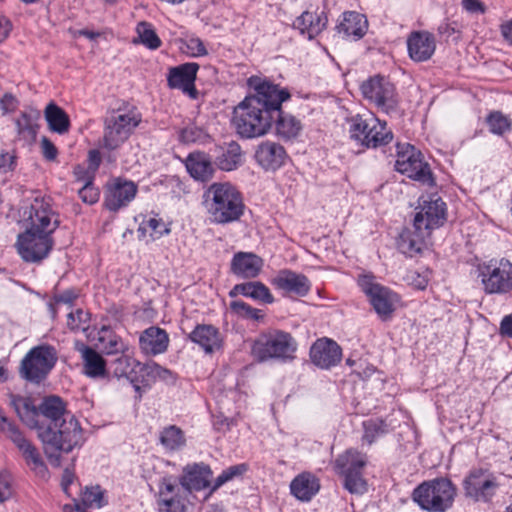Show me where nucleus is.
Instances as JSON below:
<instances>
[{
  "instance_id": "obj_1",
  "label": "nucleus",
  "mask_w": 512,
  "mask_h": 512,
  "mask_svg": "<svg viewBox=\"0 0 512 512\" xmlns=\"http://www.w3.org/2000/svg\"><path fill=\"white\" fill-rule=\"evenodd\" d=\"M38 437L47 458L56 465L60 453H69L84 443L83 431L78 420L66 410L65 402L55 395L43 398L38 405Z\"/></svg>"
},
{
  "instance_id": "obj_2",
  "label": "nucleus",
  "mask_w": 512,
  "mask_h": 512,
  "mask_svg": "<svg viewBox=\"0 0 512 512\" xmlns=\"http://www.w3.org/2000/svg\"><path fill=\"white\" fill-rule=\"evenodd\" d=\"M202 204L208 219L215 224L235 222L245 209L241 193L228 182L211 184L203 193Z\"/></svg>"
},
{
  "instance_id": "obj_3",
  "label": "nucleus",
  "mask_w": 512,
  "mask_h": 512,
  "mask_svg": "<svg viewBox=\"0 0 512 512\" xmlns=\"http://www.w3.org/2000/svg\"><path fill=\"white\" fill-rule=\"evenodd\" d=\"M455 487L446 478L424 481L412 492V500L424 511L446 512L453 505Z\"/></svg>"
},
{
  "instance_id": "obj_4",
  "label": "nucleus",
  "mask_w": 512,
  "mask_h": 512,
  "mask_svg": "<svg viewBox=\"0 0 512 512\" xmlns=\"http://www.w3.org/2000/svg\"><path fill=\"white\" fill-rule=\"evenodd\" d=\"M349 124L351 138L368 149L386 147L394 138L393 132L387 127V123L373 115L368 117L353 116L349 119Z\"/></svg>"
},
{
  "instance_id": "obj_5",
  "label": "nucleus",
  "mask_w": 512,
  "mask_h": 512,
  "mask_svg": "<svg viewBox=\"0 0 512 512\" xmlns=\"http://www.w3.org/2000/svg\"><path fill=\"white\" fill-rule=\"evenodd\" d=\"M290 98L287 89L258 77V136L273 127V115L279 113L282 103Z\"/></svg>"
},
{
  "instance_id": "obj_6",
  "label": "nucleus",
  "mask_w": 512,
  "mask_h": 512,
  "mask_svg": "<svg viewBox=\"0 0 512 512\" xmlns=\"http://www.w3.org/2000/svg\"><path fill=\"white\" fill-rule=\"evenodd\" d=\"M297 349V341L282 330L263 332L258 337V361L275 359L283 363L292 362Z\"/></svg>"
},
{
  "instance_id": "obj_7",
  "label": "nucleus",
  "mask_w": 512,
  "mask_h": 512,
  "mask_svg": "<svg viewBox=\"0 0 512 512\" xmlns=\"http://www.w3.org/2000/svg\"><path fill=\"white\" fill-rule=\"evenodd\" d=\"M141 114L135 107L127 112L117 113L106 118L101 148L112 151L120 147L141 123Z\"/></svg>"
},
{
  "instance_id": "obj_8",
  "label": "nucleus",
  "mask_w": 512,
  "mask_h": 512,
  "mask_svg": "<svg viewBox=\"0 0 512 512\" xmlns=\"http://www.w3.org/2000/svg\"><path fill=\"white\" fill-rule=\"evenodd\" d=\"M56 349L51 345H39L31 348L20 364V375L23 379L40 383L44 380L57 362Z\"/></svg>"
},
{
  "instance_id": "obj_9",
  "label": "nucleus",
  "mask_w": 512,
  "mask_h": 512,
  "mask_svg": "<svg viewBox=\"0 0 512 512\" xmlns=\"http://www.w3.org/2000/svg\"><path fill=\"white\" fill-rule=\"evenodd\" d=\"M447 220L446 203L437 193H425L418 199L413 227L431 234Z\"/></svg>"
},
{
  "instance_id": "obj_10",
  "label": "nucleus",
  "mask_w": 512,
  "mask_h": 512,
  "mask_svg": "<svg viewBox=\"0 0 512 512\" xmlns=\"http://www.w3.org/2000/svg\"><path fill=\"white\" fill-rule=\"evenodd\" d=\"M22 221L26 229L35 232L53 233L59 226L58 215L52 208V200L40 194L36 195L29 206L23 209Z\"/></svg>"
},
{
  "instance_id": "obj_11",
  "label": "nucleus",
  "mask_w": 512,
  "mask_h": 512,
  "mask_svg": "<svg viewBox=\"0 0 512 512\" xmlns=\"http://www.w3.org/2000/svg\"><path fill=\"white\" fill-rule=\"evenodd\" d=\"M363 97L374 104L380 111L391 114L398 110L399 96L390 80L381 75H374L361 84Z\"/></svg>"
},
{
  "instance_id": "obj_12",
  "label": "nucleus",
  "mask_w": 512,
  "mask_h": 512,
  "mask_svg": "<svg viewBox=\"0 0 512 512\" xmlns=\"http://www.w3.org/2000/svg\"><path fill=\"white\" fill-rule=\"evenodd\" d=\"M479 277L487 294H505L512 290V263L491 260L479 267Z\"/></svg>"
},
{
  "instance_id": "obj_13",
  "label": "nucleus",
  "mask_w": 512,
  "mask_h": 512,
  "mask_svg": "<svg viewBox=\"0 0 512 512\" xmlns=\"http://www.w3.org/2000/svg\"><path fill=\"white\" fill-rule=\"evenodd\" d=\"M358 285L369 298V302L382 320L391 318L398 301L397 295L389 288L377 283L373 275H361Z\"/></svg>"
},
{
  "instance_id": "obj_14",
  "label": "nucleus",
  "mask_w": 512,
  "mask_h": 512,
  "mask_svg": "<svg viewBox=\"0 0 512 512\" xmlns=\"http://www.w3.org/2000/svg\"><path fill=\"white\" fill-rule=\"evenodd\" d=\"M51 232L25 230L18 235L16 247L25 262L38 263L48 257L54 241Z\"/></svg>"
},
{
  "instance_id": "obj_15",
  "label": "nucleus",
  "mask_w": 512,
  "mask_h": 512,
  "mask_svg": "<svg viewBox=\"0 0 512 512\" xmlns=\"http://www.w3.org/2000/svg\"><path fill=\"white\" fill-rule=\"evenodd\" d=\"M498 487L496 477L484 469L471 470L463 481L465 496L476 502H489Z\"/></svg>"
},
{
  "instance_id": "obj_16",
  "label": "nucleus",
  "mask_w": 512,
  "mask_h": 512,
  "mask_svg": "<svg viewBox=\"0 0 512 512\" xmlns=\"http://www.w3.org/2000/svg\"><path fill=\"white\" fill-rule=\"evenodd\" d=\"M6 435L21 452L35 476L45 481L48 480L49 470L37 447L23 435L17 426H9V432Z\"/></svg>"
},
{
  "instance_id": "obj_17",
  "label": "nucleus",
  "mask_w": 512,
  "mask_h": 512,
  "mask_svg": "<svg viewBox=\"0 0 512 512\" xmlns=\"http://www.w3.org/2000/svg\"><path fill=\"white\" fill-rule=\"evenodd\" d=\"M213 471L204 462L188 463L182 468L179 483L184 493L202 491L212 486Z\"/></svg>"
},
{
  "instance_id": "obj_18",
  "label": "nucleus",
  "mask_w": 512,
  "mask_h": 512,
  "mask_svg": "<svg viewBox=\"0 0 512 512\" xmlns=\"http://www.w3.org/2000/svg\"><path fill=\"white\" fill-rule=\"evenodd\" d=\"M135 367L131 384L138 393L139 400L142 397V392L149 389L158 379L167 381L173 375L169 369L160 366L156 362L141 363L137 360Z\"/></svg>"
},
{
  "instance_id": "obj_19",
  "label": "nucleus",
  "mask_w": 512,
  "mask_h": 512,
  "mask_svg": "<svg viewBox=\"0 0 512 512\" xmlns=\"http://www.w3.org/2000/svg\"><path fill=\"white\" fill-rule=\"evenodd\" d=\"M199 65L188 62L169 69L167 76L168 86L172 89H180L191 99H197L198 91L195 87V80Z\"/></svg>"
},
{
  "instance_id": "obj_20",
  "label": "nucleus",
  "mask_w": 512,
  "mask_h": 512,
  "mask_svg": "<svg viewBox=\"0 0 512 512\" xmlns=\"http://www.w3.org/2000/svg\"><path fill=\"white\" fill-rule=\"evenodd\" d=\"M256 100V94L247 95L233 111L232 123L238 134L245 138L255 137L256 109L252 102Z\"/></svg>"
},
{
  "instance_id": "obj_21",
  "label": "nucleus",
  "mask_w": 512,
  "mask_h": 512,
  "mask_svg": "<svg viewBox=\"0 0 512 512\" xmlns=\"http://www.w3.org/2000/svg\"><path fill=\"white\" fill-rule=\"evenodd\" d=\"M309 355L315 366L320 369H330L341 361L342 349L335 341L321 338L313 343Z\"/></svg>"
},
{
  "instance_id": "obj_22",
  "label": "nucleus",
  "mask_w": 512,
  "mask_h": 512,
  "mask_svg": "<svg viewBox=\"0 0 512 512\" xmlns=\"http://www.w3.org/2000/svg\"><path fill=\"white\" fill-rule=\"evenodd\" d=\"M137 185L133 181L116 178L108 185L105 206L109 211L116 212L126 207L136 196Z\"/></svg>"
},
{
  "instance_id": "obj_23",
  "label": "nucleus",
  "mask_w": 512,
  "mask_h": 512,
  "mask_svg": "<svg viewBox=\"0 0 512 512\" xmlns=\"http://www.w3.org/2000/svg\"><path fill=\"white\" fill-rule=\"evenodd\" d=\"M188 339L206 354H212L222 347L220 331L212 324H197L188 334Z\"/></svg>"
},
{
  "instance_id": "obj_24",
  "label": "nucleus",
  "mask_w": 512,
  "mask_h": 512,
  "mask_svg": "<svg viewBox=\"0 0 512 512\" xmlns=\"http://www.w3.org/2000/svg\"><path fill=\"white\" fill-rule=\"evenodd\" d=\"M408 53L416 62L427 61L435 52L434 36L427 31L412 32L407 40Z\"/></svg>"
},
{
  "instance_id": "obj_25",
  "label": "nucleus",
  "mask_w": 512,
  "mask_h": 512,
  "mask_svg": "<svg viewBox=\"0 0 512 512\" xmlns=\"http://www.w3.org/2000/svg\"><path fill=\"white\" fill-rule=\"evenodd\" d=\"M77 351L83 360V374L92 379L107 377L106 361L96 350L83 343L76 344Z\"/></svg>"
},
{
  "instance_id": "obj_26",
  "label": "nucleus",
  "mask_w": 512,
  "mask_h": 512,
  "mask_svg": "<svg viewBox=\"0 0 512 512\" xmlns=\"http://www.w3.org/2000/svg\"><path fill=\"white\" fill-rule=\"evenodd\" d=\"M169 336L159 327L151 326L145 329L139 337V347L146 355H159L167 351Z\"/></svg>"
},
{
  "instance_id": "obj_27",
  "label": "nucleus",
  "mask_w": 512,
  "mask_h": 512,
  "mask_svg": "<svg viewBox=\"0 0 512 512\" xmlns=\"http://www.w3.org/2000/svg\"><path fill=\"white\" fill-rule=\"evenodd\" d=\"M10 405L14 408L20 420L28 427L37 429L41 421L38 419V406L30 397L11 394Z\"/></svg>"
},
{
  "instance_id": "obj_28",
  "label": "nucleus",
  "mask_w": 512,
  "mask_h": 512,
  "mask_svg": "<svg viewBox=\"0 0 512 512\" xmlns=\"http://www.w3.org/2000/svg\"><path fill=\"white\" fill-rule=\"evenodd\" d=\"M327 23L328 18L324 11H305L295 20L294 26L302 34H306L309 39H312L325 29Z\"/></svg>"
},
{
  "instance_id": "obj_29",
  "label": "nucleus",
  "mask_w": 512,
  "mask_h": 512,
  "mask_svg": "<svg viewBox=\"0 0 512 512\" xmlns=\"http://www.w3.org/2000/svg\"><path fill=\"white\" fill-rule=\"evenodd\" d=\"M368 29V21L366 17L355 11H347L342 15V20L337 25L339 33H343L347 37H354V39L362 38Z\"/></svg>"
},
{
  "instance_id": "obj_30",
  "label": "nucleus",
  "mask_w": 512,
  "mask_h": 512,
  "mask_svg": "<svg viewBox=\"0 0 512 512\" xmlns=\"http://www.w3.org/2000/svg\"><path fill=\"white\" fill-rule=\"evenodd\" d=\"M277 284L286 293L299 297L306 296L311 287V283L305 275L288 270L281 272L277 278Z\"/></svg>"
},
{
  "instance_id": "obj_31",
  "label": "nucleus",
  "mask_w": 512,
  "mask_h": 512,
  "mask_svg": "<svg viewBox=\"0 0 512 512\" xmlns=\"http://www.w3.org/2000/svg\"><path fill=\"white\" fill-rule=\"evenodd\" d=\"M394 167L410 179L428 186L434 185V178L427 162H395Z\"/></svg>"
},
{
  "instance_id": "obj_32",
  "label": "nucleus",
  "mask_w": 512,
  "mask_h": 512,
  "mask_svg": "<svg viewBox=\"0 0 512 512\" xmlns=\"http://www.w3.org/2000/svg\"><path fill=\"white\" fill-rule=\"evenodd\" d=\"M44 118L51 132L59 135L69 132L71 126L69 115L54 102L48 103L45 107Z\"/></svg>"
},
{
  "instance_id": "obj_33",
  "label": "nucleus",
  "mask_w": 512,
  "mask_h": 512,
  "mask_svg": "<svg viewBox=\"0 0 512 512\" xmlns=\"http://www.w3.org/2000/svg\"><path fill=\"white\" fill-rule=\"evenodd\" d=\"M319 488L318 480L310 473L299 474L290 484L291 494L301 501L311 500Z\"/></svg>"
},
{
  "instance_id": "obj_34",
  "label": "nucleus",
  "mask_w": 512,
  "mask_h": 512,
  "mask_svg": "<svg viewBox=\"0 0 512 512\" xmlns=\"http://www.w3.org/2000/svg\"><path fill=\"white\" fill-rule=\"evenodd\" d=\"M40 118L41 113L35 108L22 111L15 121L18 134L28 141H34L38 134Z\"/></svg>"
},
{
  "instance_id": "obj_35",
  "label": "nucleus",
  "mask_w": 512,
  "mask_h": 512,
  "mask_svg": "<svg viewBox=\"0 0 512 512\" xmlns=\"http://www.w3.org/2000/svg\"><path fill=\"white\" fill-rule=\"evenodd\" d=\"M273 126L276 134L287 140L296 138L302 130L301 121L289 113H284L282 109L273 115Z\"/></svg>"
},
{
  "instance_id": "obj_36",
  "label": "nucleus",
  "mask_w": 512,
  "mask_h": 512,
  "mask_svg": "<svg viewBox=\"0 0 512 512\" xmlns=\"http://www.w3.org/2000/svg\"><path fill=\"white\" fill-rule=\"evenodd\" d=\"M430 236L431 234L426 231L413 227V230H406L400 235L398 247L402 253L412 257L422 251L426 239Z\"/></svg>"
},
{
  "instance_id": "obj_37",
  "label": "nucleus",
  "mask_w": 512,
  "mask_h": 512,
  "mask_svg": "<svg viewBox=\"0 0 512 512\" xmlns=\"http://www.w3.org/2000/svg\"><path fill=\"white\" fill-rule=\"evenodd\" d=\"M231 272L238 278H252L256 276V255L248 252L234 254L231 261Z\"/></svg>"
},
{
  "instance_id": "obj_38",
  "label": "nucleus",
  "mask_w": 512,
  "mask_h": 512,
  "mask_svg": "<svg viewBox=\"0 0 512 512\" xmlns=\"http://www.w3.org/2000/svg\"><path fill=\"white\" fill-rule=\"evenodd\" d=\"M98 342L106 354H124L128 352V344L108 327H102L98 333Z\"/></svg>"
},
{
  "instance_id": "obj_39",
  "label": "nucleus",
  "mask_w": 512,
  "mask_h": 512,
  "mask_svg": "<svg viewBox=\"0 0 512 512\" xmlns=\"http://www.w3.org/2000/svg\"><path fill=\"white\" fill-rule=\"evenodd\" d=\"M366 464V456L357 450H347L338 456L335 461L336 468L340 474L359 472Z\"/></svg>"
},
{
  "instance_id": "obj_40",
  "label": "nucleus",
  "mask_w": 512,
  "mask_h": 512,
  "mask_svg": "<svg viewBox=\"0 0 512 512\" xmlns=\"http://www.w3.org/2000/svg\"><path fill=\"white\" fill-rule=\"evenodd\" d=\"M159 443L166 451H177L186 445V438L180 427L168 425L159 432Z\"/></svg>"
},
{
  "instance_id": "obj_41",
  "label": "nucleus",
  "mask_w": 512,
  "mask_h": 512,
  "mask_svg": "<svg viewBox=\"0 0 512 512\" xmlns=\"http://www.w3.org/2000/svg\"><path fill=\"white\" fill-rule=\"evenodd\" d=\"M183 495H189V493L183 492L179 483V477L166 475L160 479L158 484L157 500H165Z\"/></svg>"
},
{
  "instance_id": "obj_42",
  "label": "nucleus",
  "mask_w": 512,
  "mask_h": 512,
  "mask_svg": "<svg viewBox=\"0 0 512 512\" xmlns=\"http://www.w3.org/2000/svg\"><path fill=\"white\" fill-rule=\"evenodd\" d=\"M394 152L390 151L387 157H397L402 160H424L425 156L419 148L409 142L397 141L394 144ZM389 150H392L390 147Z\"/></svg>"
},
{
  "instance_id": "obj_43",
  "label": "nucleus",
  "mask_w": 512,
  "mask_h": 512,
  "mask_svg": "<svg viewBox=\"0 0 512 512\" xmlns=\"http://www.w3.org/2000/svg\"><path fill=\"white\" fill-rule=\"evenodd\" d=\"M364 434L363 440L369 445L376 441L379 437L388 433L387 423L382 419H369L363 422Z\"/></svg>"
},
{
  "instance_id": "obj_44",
  "label": "nucleus",
  "mask_w": 512,
  "mask_h": 512,
  "mask_svg": "<svg viewBox=\"0 0 512 512\" xmlns=\"http://www.w3.org/2000/svg\"><path fill=\"white\" fill-rule=\"evenodd\" d=\"M184 164L187 172L196 181H208L215 172L213 162H184Z\"/></svg>"
},
{
  "instance_id": "obj_45",
  "label": "nucleus",
  "mask_w": 512,
  "mask_h": 512,
  "mask_svg": "<svg viewBox=\"0 0 512 512\" xmlns=\"http://www.w3.org/2000/svg\"><path fill=\"white\" fill-rule=\"evenodd\" d=\"M136 31L140 42L147 48L155 50L161 46L162 42L153 29L152 24L142 21L138 23Z\"/></svg>"
},
{
  "instance_id": "obj_46",
  "label": "nucleus",
  "mask_w": 512,
  "mask_h": 512,
  "mask_svg": "<svg viewBox=\"0 0 512 512\" xmlns=\"http://www.w3.org/2000/svg\"><path fill=\"white\" fill-rule=\"evenodd\" d=\"M246 470V464H237L224 469L212 483L211 489L208 495L205 497V499H207L210 495H212L215 491H217L221 486H223L227 482L233 480L237 476L242 475L244 472H246Z\"/></svg>"
},
{
  "instance_id": "obj_47",
  "label": "nucleus",
  "mask_w": 512,
  "mask_h": 512,
  "mask_svg": "<svg viewBox=\"0 0 512 512\" xmlns=\"http://www.w3.org/2000/svg\"><path fill=\"white\" fill-rule=\"evenodd\" d=\"M136 363L137 360L129 356L127 352L121 354V356L113 362V373L117 378L125 377L131 382L134 370L136 369Z\"/></svg>"
},
{
  "instance_id": "obj_48",
  "label": "nucleus",
  "mask_w": 512,
  "mask_h": 512,
  "mask_svg": "<svg viewBox=\"0 0 512 512\" xmlns=\"http://www.w3.org/2000/svg\"><path fill=\"white\" fill-rule=\"evenodd\" d=\"M146 232H149L152 240H156L163 235L168 234L170 229L166 227L162 220L151 217L144 220L138 228V233L142 236H145Z\"/></svg>"
},
{
  "instance_id": "obj_49",
  "label": "nucleus",
  "mask_w": 512,
  "mask_h": 512,
  "mask_svg": "<svg viewBox=\"0 0 512 512\" xmlns=\"http://www.w3.org/2000/svg\"><path fill=\"white\" fill-rule=\"evenodd\" d=\"M344 476V487L352 494H363L367 491V483L362 472H349Z\"/></svg>"
},
{
  "instance_id": "obj_50",
  "label": "nucleus",
  "mask_w": 512,
  "mask_h": 512,
  "mask_svg": "<svg viewBox=\"0 0 512 512\" xmlns=\"http://www.w3.org/2000/svg\"><path fill=\"white\" fill-rule=\"evenodd\" d=\"M187 495L157 500L158 512H187Z\"/></svg>"
},
{
  "instance_id": "obj_51",
  "label": "nucleus",
  "mask_w": 512,
  "mask_h": 512,
  "mask_svg": "<svg viewBox=\"0 0 512 512\" xmlns=\"http://www.w3.org/2000/svg\"><path fill=\"white\" fill-rule=\"evenodd\" d=\"M286 152L278 143L266 141L258 145V155L266 160L283 159Z\"/></svg>"
},
{
  "instance_id": "obj_52",
  "label": "nucleus",
  "mask_w": 512,
  "mask_h": 512,
  "mask_svg": "<svg viewBox=\"0 0 512 512\" xmlns=\"http://www.w3.org/2000/svg\"><path fill=\"white\" fill-rule=\"evenodd\" d=\"M100 162H88L87 165L79 163L74 167V175L77 181L85 184L86 182L92 183L95 174L99 168Z\"/></svg>"
},
{
  "instance_id": "obj_53",
  "label": "nucleus",
  "mask_w": 512,
  "mask_h": 512,
  "mask_svg": "<svg viewBox=\"0 0 512 512\" xmlns=\"http://www.w3.org/2000/svg\"><path fill=\"white\" fill-rule=\"evenodd\" d=\"M490 131L494 134L503 135L511 128L510 120L500 112H493L487 119Z\"/></svg>"
},
{
  "instance_id": "obj_54",
  "label": "nucleus",
  "mask_w": 512,
  "mask_h": 512,
  "mask_svg": "<svg viewBox=\"0 0 512 512\" xmlns=\"http://www.w3.org/2000/svg\"><path fill=\"white\" fill-rule=\"evenodd\" d=\"M88 312L78 308L67 315V326L71 331L86 330L85 324L89 322Z\"/></svg>"
},
{
  "instance_id": "obj_55",
  "label": "nucleus",
  "mask_w": 512,
  "mask_h": 512,
  "mask_svg": "<svg viewBox=\"0 0 512 512\" xmlns=\"http://www.w3.org/2000/svg\"><path fill=\"white\" fill-rule=\"evenodd\" d=\"M82 503L86 507L101 508L104 505L103 492L99 486L86 488L82 494Z\"/></svg>"
},
{
  "instance_id": "obj_56",
  "label": "nucleus",
  "mask_w": 512,
  "mask_h": 512,
  "mask_svg": "<svg viewBox=\"0 0 512 512\" xmlns=\"http://www.w3.org/2000/svg\"><path fill=\"white\" fill-rule=\"evenodd\" d=\"M230 310L240 318L256 321V309L242 300L232 301Z\"/></svg>"
},
{
  "instance_id": "obj_57",
  "label": "nucleus",
  "mask_w": 512,
  "mask_h": 512,
  "mask_svg": "<svg viewBox=\"0 0 512 512\" xmlns=\"http://www.w3.org/2000/svg\"><path fill=\"white\" fill-rule=\"evenodd\" d=\"M78 195L80 199L88 205H93L98 202L100 197L99 189L94 185V183L86 182L79 189Z\"/></svg>"
},
{
  "instance_id": "obj_58",
  "label": "nucleus",
  "mask_w": 512,
  "mask_h": 512,
  "mask_svg": "<svg viewBox=\"0 0 512 512\" xmlns=\"http://www.w3.org/2000/svg\"><path fill=\"white\" fill-rule=\"evenodd\" d=\"M238 295L256 299V283L255 282H246V283H241V284L235 285L229 291V296L231 298H235Z\"/></svg>"
},
{
  "instance_id": "obj_59",
  "label": "nucleus",
  "mask_w": 512,
  "mask_h": 512,
  "mask_svg": "<svg viewBox=\"0 0 512 512\" xmlns=\"http://www.w3.org/2000/svg\"><path fill=\"white\" fill-rule=\"evenodd\" d=\"M13 494L12 478L6 471L0 472V503L10 499Z\"/></svg>"
},
{
  "instance_id": "obj_60",
  "label": "nucleus",
  "mask_w": 512,
  "mask_h": 512,
  "mask_svg": "<svg viewBox=\"0 0 512 512\" xmlns=\"http://www.w3.org/2000/svg\"><path fill=\"white\" fill-rule=\"evenodd\" d=\"M40 149L43 157L46 160H55L58 155V150L54 143L46 136L40 140Z\"/></svg>"
},
{
  "instance_id": "obj_61",
  "label": "nucleus",
  "mask_w": 512,
  "mask_h": 512,
  "mask_svg": "<svg viewBox=\"0 0 512 512\" xmlns=\"http://www.w3.org/2000/svg\"><path fill=\"white\" fill-rule=\"evenodd\" d=\"M202 136V130L195 126H188L180 132V140L184 143H192L199 140Z\"/></svg>"
},
{
  "instance_id": "obj_62",
  "label": "nucleus",
  "mask_w": 512,
  "mask_h": 512,
  "mask_svg": "<svg viewBox=\"0 0 512 512\" xmlns=\"http://www.w3.org/2000/svg\"><path fill=\"white\" fill-rule=\"evenodd\" d=\"M187 48L190 50L192 56L200 57L207 55V50L204 43L199 38H191L187 42Z\"/></svg>"
},
{
  "instance_id": "obj_63",
  "label": "nucleus",
  "mask_w": 512,
  "mask_h": 512,
  "mask_svg": "<svg viewBox=\"0 0 512 512\" xmlns=\"http://www.w3.org/2000/svg\"><path fill=\"white\" fill-rule=\"evenodd\" d=\"M463 8L469 13H484L485 6L480 0H462Z\"/></svg>"
},
{
  "instance_id": "obj_64",
  "label": "nucleus",
  "mask_w": 512,
  "mask_h": 512,
  "mask_svg": "<svg viewBox=\"0 0 512 512\" xmlns=\"http://www.w3.org/2000/svg\"><path fill=\"white\" fill-rule=\"evenodd\" d=\"M500 332L502 335L512 338V313L502 319Z\"/></svg>"
}]
</instances>
